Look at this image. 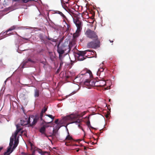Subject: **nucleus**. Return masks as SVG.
<instances>
[{
	"label": "nucleus",
	"instance_id": "obj_18",
	"mask_svg": "<svg viewBox=\"0 0 155 155\" xmlns=\"http://www.w3.org/2000/svg\"><path fill=\"white\" fill-rule=\"evenodd\" d=\"M17 27H16V26L14 25L12 26L11 27L9 28L7 31H6V32L7 33L8 32L11 31H12L14 30L17 29Z\"/></svg>",
	"mask_w": 155,
	"mask_h": 155
},
{
	"label": "nucleus",
	"instance_id": "obj_2",
	"mask_svg": "<svg viewBox=\"0 0 155 155\" xmlns=\"http://www.w3.org/2000/svg\"><path fill=\"white\" fill-rule=\"evenodd\" d=\"M19 125H17V130L16 132L10 138L9 146L8 147L7 151V153H8V155L12 152L18 144V140H16V136L20 130V129L19 128Z\"/></svg>",
	"mask_w": 155,
	"mask_h": 155
},
{
	"label": "nucleus",
	"instance_id": "obj_6",
	"mask_svg": "<svg viewBox=\"0 0 155 155\" xmlns=\"http://www.w3.org/2000/svg\"><path fill=\"white\" fill-rule=\"evenodd\" d=\"M30 117H29L28 118H24L20 120V124H17L16 127H17V125H19V128L20 129V131L21 130L20 126H24L30 123Z\"/></svg>",
	"mask_w": 155,
	"mask_h": 155
},
{
	"label": "nucleus",
	"instance_id": "obj_30",
	"mask_svg": "<svg viewBox=\"0 0 155 155\" xmlns=\"http://www.w3.org/2000/svg\"><path fill=\"white\" fill-rule=\"evenodd\" d=\"M66 139L71 140L72 139V138L69 135H68L66 137Z\"/></svg>",
	"mask_w": 155,
	"mask_h": 155
},
{
	"label": "nucleus",
	"instance_id": "obj_22",
	"mask_svg": "<svg viewBox=\"0 0 155 155\" xmlns=\"http://www.w3.org/2000/svg\"><path fill=\"white\" fill-rule=\"evenodd\" d=\"M34 95L36 97H38L39 96V91L37 89L35 90Z\"/></svg>",
	"mask_w": 155,
	"mask_h": 155
},
{
	"label": "nucleus",
	"instance_id": "obj_11",
	"mask_svg": "<svg viewBox=\"0 0 155 155\" xmlns=\"http://www.w3.org/2000/svg\"><path fill=\"white\" fill-rule=\"evenodd\" d=\"M106 84V82L104 80H100L97 81L96 83V86L98 87H103Z\"/></svg>",
	"mask_w": 155,
	"mask_h": 155
},
{
	"label": "nucleus",
	"instance_id": "obj_35",
	"mask_svg": "<svg viewBox=\"0 0 155 155\" xmlns=\"http://www.w3.org/2000/svg\"><path fill=\"white\" fill-rule=\"evenodd\" d=\"M2 147H0V151L1 150H2Z\"/></svg>",
	"mask_w": 155,
	"mask_h": 155
},
{
	"label": "nucleus",
	"instance_id": "obj_16",
	"mask_svg": "<svg viewBox=\"0 0 155 155\" xmlns=\"http://www.w3.org/2000/svg\"><path fill=\"white\" fill-rule=\"evenodd\" d=\"M90 85L91 86L93 87L96 86V83L97 81L95 80H90Z\"/></svg>",
	"mask_w": 155,
	"mask_h": 155
},
{
	"label": "nucleus",
	"instance_id": "obj_27",
	"mask_svg": "<svg viewBox=\"0 0 155 155\" xmlns=\"http://www.w3.org/2000/svg\"><path fill=\"white\" fill-rule=\"evenodd\" d=\"M58 13L59 14H60L63 18H66V16L64 15L62 12L59 11L58 12Z\"/></svg>",
	"mask_w": 155,
	"mask_h": 155
},
{
	"label": "nucleus",
	"instance_id": "obj_20",
	"mask_svg": "<svg viewBox=\"0 0 155 155\" xmlns=\"http://www.w3.org/2000/svg\"><path fill=\"white\" fill-rule=\"evenodd\" d=\"M49 53L51 60L52 61H54L55 58L53 53L52 52H49Z\"/></svg>",
	"mask_w": 155,
	"mask_h": 155
},
{
	"label": "nucleus",
	"instance_id": "obj_33",
	"mask_svg": "<svg viewBox=\"0 0 155 155\" xmlns=\"http://www.w3.org/2000/svg\"><path fill=\"white\" fill-rule=\"evenodd\" d=\"M23 39H25V40H28V39L25 38H23Z\"/></svg>",
	"mask_w": 155,
	"mask_h": 155
},
{
	"label": "nucleus",
	"instance_id": "obj_5",
	"mask_svg": "<svg viewBox=\"0 0 155 155\" xmlns=\"http://www.w3.org/2000/svg\"><path fill=\"white\" fill-rule=\"evenodd\" d=\"M93 40V41L88 43L87 46L88 48H96L99 47L100 46V41L98 39V38Z\"/></svg>",
	"mask_w": 155,
	"mask_h": 155
},
{
	"label": "nucleus",
	"instance_id": "obj_38",
	"mask_svg": "<svg viewBox=\"0 0 155 155\" xmlns=\"http://www.w3.org/2000/svg\"><path fill=\"white\" fill-rule=\"evenodd\" d=\"M54 130H53V133H54Z\"/></svg>",
	"mask_w": 155,
	"mask_h": 155
},
{
	"label": "nucleus",
	"instance_id": "obj_40",
	"mask_svg": "<svg viewBox=\"0 0 155 155\" xmlns=\"http://www.w3.org/2000/svg\"><path fill=\"white\" fill-rule=\"evenodd\" d=\"M110 99H109V101H110Z\"/></svg>",
	"mask_w": 155,
	"mask_h": 155
},
{
	"label": "nucleus",
	"instance_id": "obj_10",
	"mask_svg": "<svg viewBox=\"0 0 155 155\" xmlns=\"http://www.w3.org/2000/svg\"><path fill=\"white\" fill-rule=\"evenodd\" d=\"M74 23L77 27L78 31H81L82 29V22L78 19H76L74 22Z\"/></svg>",
	"mask_w": 155,
	"mask_h": 155
},
{
	"label": "nucleus",
	"instance_id": "obj_14",
	"mask_svg": "<svg viewBox=\"0 0 155 155\" xmlns=\"http://www.w3.org/2000/svg\"><path fill=\"white\" fill-rule=\"evenodd\" d=\"M91 51L90 50H87L84 51H79L77 54L78 55H80L84 56L88 52H91Z\"/></svg>",
	"mask_w": 155,
	"mask_h": 155
},
{
	"label": "nucleus",
	"instance_id": "obj_28",
	"mask_svg": "<svg viewBox=\"0 0 155 155\" xmlns=\"http://www.w3.org/2000/svg\"><path fill=\"white\" fill-rule=\"evenodd\" d=\"M48 39L49 40L51 41L52 42H56V41H57L56 39H54L53 38H48Z\"/></svg>",
	"mask_w": 155,
	"mask_h": 155
},
{
	"label": "nucleus",
	"instance_id": "obj_19",
	"mask_svg": "<svg viewBox=\"0 0 155 155\" xmlns=\"http://www.w3.org/2000/svg\"><path fill=\"white\" fill-rule=\"evenodd\" d=\"M81 31H78L77 30H76L75 33H74L73 35V37L74 38H76L78 37L79 35V33Z\"/></svg>",
	"mask_w": 155,
	"mask_h": 155
},
{
	"label": "nucleus",
	"instance_id": "obj_26",
	"mask_svg": "<svg viewBox=\"0 0 155 155\" xmlns=\"http://www.w3.org/2000/svg\"><path fill=\"white\" fill-rule=\"evenodd\" d=\"M61 59H59L60 60V67H61L62 65L63 64V58H61Z\"/></svg>",
	"mask_w": 155,
	"mask_h": 155
},
{
	"label": "nucleus",
	"instance_id": "obj_1",
	"mask_svg": "<svg viewBox=\"0 0 155 155\" xmlns=\"http://www.w3.org/2000/svg\"><path fill=\"white\" fill-rule=\"evenodd\" d=\"M77 117V116L76 115L72 114L63 117L62 119L59 122H58V119H56L55 121V123L57 124L56 126V129L58 130L61 127V126L60 125V124H64L66 121L68 120H70L74 121L73 122L70 123V124L75 123L76 124L78 125V127L80 128L83 131H84L83 128L80 127V123L81 122V120H78L75 121H74L76 120Z\"/></svg>",
	"mask_w": 155,
	"mask_h": 155
},
{
	"label": "nucleus",
	"instance_id": "obj_36",
	"mask_svg": "<svg viewBox=\"0 0 155 155\" xmlns=\"http://www.w3.org/2000/svg\"><path fill=\"white\" fill-rule=\"evenodd\" d=\"M110 42H113V41H111L110 40Z\"/></svg>",
	"mask_w": 155,
	"mask_h": 155
},
{
	"label": "nucleus",
	"instance_id": "obj_9",
	"mask_svg": "<svg viewBox=\"0 0 155 155\" xmlns=\"http://www.w3.org/2000/svg\"><path fill=\"white\" fill-rule=\"evenodd\" d=\"M44 121L47 123H50L54 119V117L52 115L50 114H46L45 116Z\"/></svg>",
	"mask_w": 155,
	"mask_h": 155
},
{
	"label": "nucleus",
	"instance_id": "obj_13",
	"mask_svg": "<svg viewBox=\"0 0 155 155\" xmlns=\"http://www.w3.org/2000/svg\"><path fill=\"white\" fill-rule=\"evenodd\" d=\"M30 117V120L31 121L33 120V122L31 124H30L31 125H34L37 123L38 121V118L37 117H35L33 116H31L29 117Z\"/></svg>",
	"mask_w": 155,
	"mask_h": 155
},
{
	"label": "nucleus",
	"instance_id": "obj_17",
	"mask_svg": "<svg viewBox=\"0 0 155 155\" xmlns=\"http://www.w3.org/2000/svg\"><path fill=\"white\" fill-rule=\"evenodd\" d=\"M47 110V108L44 107V109L42 110L40 114V118L41 120H42L43 114L45 113Z\"/></svg>",
	"mask_w": 155,
	"mask_h": 155
},
{
	"label": "nucleus",
	"instance_id": "obj_37",
	"mask_svg": "<svg viewBox=\"0 0 155 155\" xmlns=\"http://www.w3.org/2000/svg\"><path fill=\"white\" fill-rule=\"evenodd\" d=\"M79 150H77V151L78 152L79 151Z\"/></svg>",
	"mask_w": 155,
	"mask_h": 155
},
{
	"label": "nucleus",
	"instance_id": "obj_25",
	"mask_svg": "<svg viewBox=\"0 0 155 155\" xmlns=\"http://www.w3.org/2000/svg\"><path fill=\"white\" fill-rule=\"evenodd\" d=\"M78 58L79 61H82L84 60L85 58H84V56L78 55Z\"/></svg>",
	"mask_w": 155,
	"mask_h": 155
},
{
	"label": "nucleus",
	"instance_id": "obj_12",
	"mask_svg": "<svg viewBox=\"0 0 155 155\" xmlns=\"http://www.w3.org/2000/svg\"><path fill=\"white\" fill-rule=\"evenodd\" d=\"M104 68H99L97 73V75L99 76L100 78L103 79L104 77H102V75H101V74H103L104 73Z\"/></svg>",
	"mask_w": 155,
	"mask_h": 155
},
{
	"label": "nucleus",
	"instance_id": "obj_4",
	"mask_svg": "<svg viewBox=\"0 0 155 155\" xmlns=\"http://www.w3.org/2000/svg\"><path fill=\"white\" fill-rule=\"evenodd\" d=\"M85 35L87 38L92 40L98 38L96 32L89 29H87L85 32Z\"/></svg>",
	"mask_w": 155,
	"mask_h": 155
},
{
	"label": "nucleus",
	"instance_id": "obj_8",
	"mask_svg": "<svg viewBox=\"0 0 155 155\" xmlns=\"http://www.w3.org/2000/svg\"><path fill=\"white\" fill-rule=\"evenodd\" d=\"M60 44L59 43L57 46V51L59 54V59H61V58H63L62 55L64 53V50L63 47L59 46Z\"/></svg>",
	"mask_w": 155,
	"mask_h": 155
},
{
	"label": "nucleus",
	"instance_id": "obj_39",
	"mask_svg": "<svg viewBox=\"0 0 155 155\" xmlns=\"http://www.w3.org/2000/svg\"><path fill=\"white\" fill-rule=\"evenodd\" d=\"M24 154L25 155H26V154L25 153H24Z\"/></svg>",
	"mask_w": 155,
	"mask_h": 155
},
{
	"label": "nucleus",
	"instance_id": "obj_34",
	"mask_svg": "<svg viewBox=\"0 0 155 155\" xmlns=\"http://www.w3.org/2000/svg\"><path fill=\"white\" fill-rule=\"evenodd\" d=\"M64 99H57L58 100H60V101H61L62 100H64Z\"/></svg>",
	"mask_w": 155,
	"mask_h": 155
},
{
	"label": "nucleus",
	"instance_id": "obj_24",
	"mask_svg": "<svg viewBox=\"0 0 155 155\" xmlns=\"http://www.w3.org/2000/svg\"><path fill=\"white\" fill-rule=\"evenodd\" d=\"M45 130V127H42L40 130V131L42 134H44Z\"/></svg>",
	"mask_w": 155,
	"mask_h": 155
},
{
	"label": "nucleus",
	"instance_id": "obj_21",
	"mask_svg": "<svg viewBox=\"0 0 155 155\" xmlns=\"http://www.w3.org/2000/svg\"><path fill=\"white\" fill-rule=\"evenodd\" d=\"M66 25H65V27L66 28V31H68L70 29V24L66 22H65Z\"/></svg>",
	"mask_w": 155,
	"mask_h": 155
},
{
	"label": "nucleus",
	"instance_id": "obj_15",
	"mask_svg": "<svg viewBox=\"0 0 155 155\" xmlns=\"http://www.w3.org/2000/svg\"><path fill=\"white\" fill-rule=\"evenodd\" d=\"M84 85L85 86H87V87L90 88L91 86L90 85V80L88 79H86L84 82Z\"/></svg>",
	"mask_w": 155,
	"mask_h": 155
},
{
	"label": "nucleus",
	"instance_id": "obj_7",
	"mask_svg": "<svg viewBox=\"0 0 155 155\" xmlns=\"http://www.w3.org/2000/svg\"><path fill=\"white\" fill-rule=\"evenodd\" d=\"M30 62L34 63V61H32L31 58H29L24 61L21 64L20 67L22 68L26 67L29 65Z\"/></svg>",
	"mask_w": 155,
	"mask_h": 155
},
{
	"label": "nucleus",
	"instance_id": "obj_31",
	"mask_svg": "<svg viewBox=\"0 0 155 155\" xmlns=\"http://www.w3.org/2000/svg\"><path fill=\"white\" fill-rule=\"evenodd\" d=\"M76 93V92L75 91H74L73 92H72V93H71L69 95H68V96H65V97H68V96H71V95H72L73 94H74L75 93Z\"/></svg>",
	"mask_w": 155,
	"mask_h": 155
},
{
	"label": "nucleus",
	"instance_id": "obj_3",
	"mask_svg": "<svg viewBox=\"0 0 155 155\" xmlns=\"http://www.w3.org/2000/svg\"><path fill=\"white\" fill-rule=\"evenodd\" d=\"M88 74L89 77H90L92 74L91 72L89 70H87L85 71V73H83V72H81V74L78 75L74 80L75 82L80 83L83 81L82 78L83 75H87Z\"/></svg>",
	"mask_w": 155,
	"mask_h": 155
},
{
	"label": "nucleus",
	"instance_id": "obj_32",
	"mask_svg": "<svg viewBox=\"0 0 155 155\" xmlns=\"http://www.w3.org/2000/svg\"><path fill=\"white\" fill-rule=\"evenodd\" d=\"M110 114V112L108 111V114H106L105 115V117H106L107 118H108V117H109V114Z\"/></svg>",
	"mask_w": 155,
	"mask_h": 155
},
{
	"label": "nucleus",
	"instance_id": "obj_23",
	"mask_svg": "<svg viewBox=\"0 0 155 155\" xmlns=\"http://www.w3.org/2000/svg\"><path fill=\"white\" fill-rule=\"evenodd\" d=\"M20 133H21V134L22 135H24L26 137H27V133L26 131H21V130L20 131V132L18 133V134H19Z\"/></svg>",
	"mask_w": 155,
	"mask_h": 155
},
{
	"label": "nucleus",
	"instance_id": "obj_29",
	"mask_svg": "<svg viewBox=\"0 0 155 155\" xmlns=\"http://www.w3.org/2000/svg\"><path fill=\"white\" fill-rule=\"evenodd\" d=\"M33 1V0H23L22 1L25 3H26L29 1Z\"/></svg>",
	"mask_w": 155,
	"mask_h": 155
}]
</instances>
